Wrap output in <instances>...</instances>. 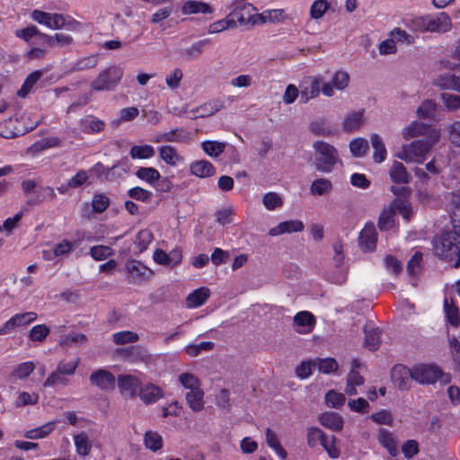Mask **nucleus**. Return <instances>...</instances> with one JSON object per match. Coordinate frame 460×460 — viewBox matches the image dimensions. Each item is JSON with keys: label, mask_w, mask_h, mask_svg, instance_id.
Here are the masks:
<instances>
[{"label": "nucleus", "mask_w": 460, "mask_h": 460, "mask_svg": "<svg viewBox=\"0 0 460 460\" xmlns=\"http://www.w3.org/2000/svg\"><path fill=\"white\" fill-rule=\"evenodd\" d=\"M190 172L199 178H208L216 173V168L209 161L197 160L190 164Z\"/></svg>", "instance_id": "cd10ccee"}, {"label": "nucleus", "mask_w": 460, "mask_h": 460, "mask_svg": "<svg viewBox=\"0 0 460 460\" xmlns=\"http://www.w3.org/2000/svg\"><path fill=\"white\" fill-rule=\"evenodd\" d=\"M416 22L428 31L447 32L452 28L451 19L446 13H441L434 19L419 18Z\"/></svg>", "instance_id": "ddd939ff"}, {"label": "nucleus", "mask_w": 460, "mask_h": 460, "mask_svg": "<svg viewBox=\"0 0 460 460\" xmlns=\"http://www.w3.org/2000/svg\"><path fill=\"white\" fill-rule=\"evenodd\" d=\"M139 396L143 401L152 402L162 399L164 392L159 386L153 384H147L141 387Z\"/></svg>", "instance_id": "c9c22d12"}, {"label": "nucleus", "mask_w": 460, "mask_h": 460, "mask_svg": "<svg viewBox=\"0 0 460 460\" xmlns=\"http://www.w3.org/2000/svg\"><path fill=\"white\" fill-rule=\"evenodd\" d=\"M376 230L374 225H366L359 235V246L364 252H372L376 249Z\"/></svg>", "instance_id": "393cba45"}, {"label": "nucleus", "mask_w": 460, "mask_h": 460, "mask_svg": "<svg viewBox=\"0 0 460 460\" xmlns=\"http://www.w3.org/2000/svg\"><path fill=\"white\" fill-rule=\"evenodd\" d=\"M315 325V318L308 311H300L293 320L294 330L300 334H308L313 332Z\"/></svg>", "instance_id": "a211bd4d"}, {"label": "nucleus", "mask_w": 460, "mask_h": 460, "mask_svg": "<svg viewBox=\"0 0 460 460\" xmlns=\"http://www.w3.org/2000/svg\"><path fill=\"white\" fill-rule=\"evenodd\" d=\"M327 438L325 434L316 427H311L307 429V444L310 447H315L317 445H321Z\"/></svg>", "instance_id": "4d7b16f0"}, {"label": "nucleus", "mask_w": 460, "mask_h": 460, "mask_svg": "<svg viewBox=\"0 0 460 460\" xmlns=\"http://www.w3.org/2000/svg\"><path fill=\"white\" fill-rule=\"evenodd\" d=\"M210 296L208 288H200L188 295L186 305L189 308H197L202 305Z\"/></svg>", "instance_id": "2f4dec72"}, {"label": "nucleus", "mask_w": 460, "mask_h": 460, "mask_svg": "<svg viewBox=\"0 0 460 460\" xmlns=\"http://www.w3.org/2000/svg\"><path fill=\"white\" fill-rule=\"evenodd\" d=\"M349 75L343 70L335 71L330 82H324L322 87V93L326 97H332L337 91H344L349 84Z\"/></svg>", "instance_id": "6e6552de"}, {"label": "nucleus", "mask_w": 460, "mask_h": 460, "mask_svg": "<svg viewBox=\"0 0 460 460\" xmlns=\"http://www.w3.org/2000/svg\"><path fill=\"white\" fill-rule=\"evenodd\" d=\"M165 133L167 143H189L191 139L190 132L182 128H174Z\"/></svg>", "instance_id": "a19ab883"}, {"label": "nucleus", "mask_w": 460, "mask_h": 460, "mask_svg": "<svg viewBox=\"0 0 460 460\" xmlns=\"http://www.w3.org/2000/svg\"><path fill=\"white\" fill-rule=\"evenodd\" d=\"M155 154V148L147 144L133 146L129 151V155L132 159H149Z\"/></svg>", "instance_id": "37998d69"}, {"label": "nucleus", "mask_w": 460, "mask_h": 460, "mask_svg": "<svg viewBox=\"0 0 460 460\" xmlns=\"http://www.w3.org/2000/svg\"><path fill=\"white\" fill-rule=\"evenodd\" d=\"M447 136L451 144L460 146V121L449 123L445 128Z\"/></svg>", "instance_id": "bf43d9fd"}, {"label": "nucleus", "mask_w": 460, "mask_h": 460, "mask_svg": "<svg viewBox=\"0 0 460 460\" xmlns=\"http://www.w3.org/2000/svg\"><path fill=\"white\" fill-rule=\"evenodd\" d=\"M370 143L373 148V159L375 163H383L387 157V150L382 137L376 133L372 134L370 136Z\"/></svg>", "instance_id": "c756f323"}, {"label": "nucleus", "mask_w": 460, "mask_h": 460, "mask_svg": "<svg viewBox=\"0 0 460 460\" xmlns=\"http://www.w3.org/2000/svg\"><path fill=\"white\" fill-rule=\"evenodd\" d=\"M315 367L323 374H332L338 370V362L332 358H314Z\"/></svg>", "instance_id": "09e8293b"}, {"label": "nucleus", "mask_w": 460, "mask_h": 460, "mask_svg": "<svg viewBox=\"0 0 460 460\" xmlns=\"http://www.w3.org/2000/svg\"><path fill=\"white\" fill-rule=\"evenodd\" d=\"M395 214L396 213L391 204L385 208L379 217V228L385 231L392 229L395 224Z\"/></svg>", "instance_id": "4c0bfd02"}, {"label": "nucleus", "mask_w": 460, "mask_h": 460, "mask_svg": "<svg viewBox=\"0 0 460 460\" xmlns=\"http://www.w3.org/2000/svg\"><path fill=\"white\" fill-rule=\"evenodd\" d=\"M73 439L76 454L83 457L89 456L93 448V441L89 436L84 431H81L75 434Z\"/></svg>", "instance_id": "c85d7f7f"}, {"label": "nucleus", "mask_w": 460, "mask_h": 460, "mask_svg": "<svg viewBox=\"0 0 460 460\" xmlns=\"http://www.w3.org/2000/svg\"><path fill=\"white\" fill-rule=\"evenodd\" d=\"M86 336L83 333L79 332H70L68 334L63 335L59 338V344L61 346H71L73 343H80L83 344L86 342Z\"/></svg>", "instance_id": "338daca9"}, {"label": "nucleus", "mask_w": 460, "mask_h": 460, "mask_svg": "<svg viewBox=\"0 0 460 460\" xmlns=\"http://www.w3.org/2000/svg\"><path fill=\"white\" fill-rule=\"evenodd\" d=\"M80 364V358L62 359L58 362L57 368L66 376H73Z\"/></svg>", "instance_id": "13d9d810"}, {"label": "nucleus", "mask_w": 460, "mask_h": 460, "mask_svg": "<svg viewBox=\"0 0 460 460\" xmlns=\"http://www.w3.org/2000/svg\"><path fill=\"white\" fill-rule=\"evenodd\" d=\"M117 383L121 394L128 399H134L137 390L140 385V380L137 376L126 374L119 375Z\"/></svg>", "instance_id": "f3484780"}, {"label": "nucleus", "mask_w": 460, "mask_h": 460, "mask_svg": "<svg viewBox=\"0 0 460 460\" xmlns=\"http://www.w3.org/2000/svg\"><path fill=\"white\" fill-rule=\"evenodd\" d=\"M160 174L159 171L154 167H140L136 172V176L138 179L152 186L155 184L156 180L160 179Z\"/></svg>", "instance_id": "de8ad7c7"}, {"label": "nucleus", "mask_w": 460, "mask_h": 460, "mask_svg": "<svg viewBox=\"0 0 460 460\" xmlns=\"http://www.w3.org/2000/svg\"><path fill=\"white\" fill-rule=\"evenodd\" d=\"M444 313L447 321L452 326L458 327L460 325L459 310L454 300L450 297H445L444 299Z\"/></svg>", "instance_id": "473e14b6"}, {"label": "nucleus", "mask_w": 460, "mask_h": 460, "mask_svg": "<svg viewBox=\"0 0 460 460\" xmlns=\"http://www.w3.org/2000/svg\"><path fill=\"white\" fill-rule=\"evenodd\" d=\"M181 12L183 15L198 14V13H212V7L204 2L196 0H187L182 2Z\"/></svg>", "instance_id": "bb28decb"}, {"label": "nucleus", "mask_w": 460, "mask_h": 460, "mask_svg": "<svg viewBox=\"0 0 460 460\" xmlns=\"http://www.w3.org/2000/svg\"><path fill=\"white\" fill-rule=\"evenodd\" d=\"M315 361L313 360H305L302 361L296 367V376L300 379H306L308 378L312 374L313 371L315 369Z\"/></svg>", "instance_id": "680f3d73"}, {"label": "nucleus", "mask_w": 460, "mask_h": 460, "mask_svg": "<svg viewBox=\"0 0 460 460\" xmlns=\"http://www.w3.org/2000/svg\"><path fill=\"white\" fill-rule=\"evenodd\" d=\"M391 377L394 385L406 389L413 380V367L408 368L403 365H397L392 369Z\"/></svg>", "instance_id": "aec40b11"}, {"label": "nucleus", "mask_w": 460, "mask_h": 460, "mask_svg": "<svg viewBox=\"0 0 460 460\" xmlns=\"http://www.w3.org/2000/svg\"><path fill=\"white\" fill-rule=\"evenodd\" d=\"M329 8L326 0H315L310 7V16L312 19L317 20L322 18Z\"/></svg>", "instance_id": "69168bd1"}, {"label": "nucleus", "mask_w": 460, "mask_h": 460, "mask_svg": "<svg viewBox=\"0 0 460 460\" xmlns=\"http://www.w3.org/2000/svg\"><path fill=\"white\" fill-rule=\"evenodd\" d=\"M437 105L432 100H425L416 111L417 117L420 119H431L436 112Z\"/></svg>", "instance_id": "6e6d98bb"}, {"label": "nucleus", "mask_w": 460, "mask_h": 460, "mask_svg": "<svg viewBox=\"0 0 460 460\" xmlns=\"http://www.w3.org/2000/svg\"><path fill=\"white\" fill-rule=\"evenodd\" d=\"M313 148L315 153L314 167L316 171L330 173L337 164L341 163L337 149L331 144L317 140L313 143Z\"/></svg>", "instance_id": "7ed1b4c3"}, {"label": "nucleus", "mask_w": 460, "mask_h": 460, "mask_svg": "<svg viewBox=\"0 0 460 460\" xmlns=\"http://www.w3.org/2000/svg\"><path fill=\"white\" fill-rule=\"evenodd\" d=\"M349 150L353 156L362 157L368 150V142L362 137L355 138L349 143Z\"/></svg>", "instance_id": "5fc2aeb1"}, {"label": "nucleus", "mask_w": 460, "mask_h": 460, "mask_svg": "<svg viewBox=\"0 0 460 460\" xmlns=\"http://www.w3.org/2000/svg\"><path fill=\"white\" fill-rule=\"evenodd\" d=\"M42 76L41 71H34L31 73L25 81L23 82L21 89L18 91V95L21 97H25L28 95V93L32 90L35 84L40 80V78Z\"/></svg>", "instance_id": "603ef678"}, {"label": "nucleus", "mask_w": 460, "mask_h": 460, "mask_svg": "<svg viewBox=\"0 0 460 460\" xmlns=\"http://www.w3.org/2000/svg\"><path fill=\"white\" fill-rule=\"evenodd\" d=\"M80 123L82 130L87 134L102 132L104 129L105 126L103 120L93 115L85 116L81 119Z\"/></svg>", "instance_id": "72a5a7b5"}, {"label": "nucleus", "mask_w": 460, "mask_h": 460, "mask_svg": "<svg viewBox=\"0 0 460 460\" xmlns=\"http://www.w3.org/2000/svg\"><path fill=\"white\" fill-rule=\"evenodd\" d=\"M179 382L190 391L186 394L187 402H199L203 398V392L199 388V381L193 374L183 373L179 376Z\"/></svg>", "instance_id": "1a4fd4ad"}, {"label": "nucleus", "mask_w": 460, "mask_h": 460, "mask_svg": "<svg viewBox=\"0 0 460 460\" xmlns=\"http://www.w3.org/2000/svg\"><path fill=\"white\" fill-rule=\"evenodd\" d=\"M126 270L134 282L149 279L154 272L138 261H129L125 265Z\"/></svg>", "instance_id": "6ab92c4d"}, {"label": "nucleus", "mask_w": 460, "mask_h": 460, "mask_svg": "<svg viewBox=\"0 0 460 460\" xmlns=\"http://www.w3.org/2000/svg\"><path fill=\"white\" fill-rule=\"evenodd\" d=\"M305 229L304 223L299 219H291L280 222L269 230L270 236H279L285 234L300 233Z\"/></svg>", "instance_id": "5701e85b"}, {"label": "nucleus", "mask_w": 460, "mask_h": 460, "mask_svg": "<svg viewBox=\"0 0 460 460\" xmlns=\"http://www.w3.org/2000/svg\"><path fill=\"white\" fill-rule=\"evenodd\" d=\"M323 84H324V80L319 75L305 78L300 84V101L306 103L311 99L317 97L322 92Z\"/></svg>", "instance_id": "0eeeda50"}, {"label": "nucleus", "mask_w": 460, "mask_h": 460, "mask_svg": "<svg viewBox=\"0 0 460 460\" xmlns=\"http://www.w3.org/2000/svg\"><path fill=\"white\" fill-rule=\"evenodd\" d=\"M224 101L217 98L202 103L201 105L185 111L187 118L195 119L209 117L224 108Z\"/></svg>", "instance_id": "9d476101"}, {"label": "nucleus", "mask_w": 460, "mask_h": 460, "mask_svg": "<svg viewBox=\"0 0 460 460\" xmlns=\"http://www.w3.org/2000/svg\"><path fill=\"white\" fill-rule=\"evenodd\" d=\"M257 9L249 3H243L237 4L233 11L228 14L229 18L231 16H236L237 20L236 26H251L254 27L252 22H250V19L257 14Z\"/></svg>", "instance_id": "2eb2a0df"}, {"label": "nucleus", "mask_w": 460, "mask_h": 460, "mask_svg": "<svg viewBox=\"0 0 460 460\" xmlns=\"http://www.w3.org/2000/svg\"><path fill=\"white\" fill-rule=\"evenodd\" d=\"M389 177L394 183L407 184L411 181V176L402 163L394 160L389 168Z\"/></svg>", "instance_id": "b1692460"}, {"label": "nucleus", "mask_w": 460, "mask_h": 460, "mask_svg": "<svg viewBox=\"0 0 460 460\" xmlns=\"http://www.w3.org/2000/svg\"><path fill=\"white\" fill-rule=\"evenodd\" d=\"M157 151L159 158L168 166L177 167L185 163L184 156L172 146H161L157 148Z\"/></svg>", "instance_id": "dca6fc26"}, {"label": "nucleus", "mask_w": 460, "mask_h": 460, "mask_svg": "<svg viewBox=\"0 0 460 460\" xmlns=\"http://www.w3.org/2000/svg\"><path fill=\"white\" fill-rule=\"evenodd\" d=\"M378 439L380 444L387 449L389 454L393 456H396L398 449H397V444L392 435L389 431L381 429H379V436Z\"/></svg>", "instance_id": "a18cd8bd"}, {"label": "nucleus", "mask_w": 460, "mask_h": 460, "mask_svg": "<svg viewBox=\"0 0 460 460\" xmlns=\"http://www.w3.org/2000/svg\"><path fill=\"white\" fill-rule=\"evenodd\" d=\"M56 421L48 422L40 427L31 429L24 433V437L29 439H40L49 435L55 429Z\"/></svg>", "instance_id": "ea45409f"}, {"label": "nucleus", "mask_w": 460, "mask_h": 460, "mask_svg": "<svg viewBox=\"0 0 460 460\" xmlns=\"http://www.w3.org/2000/svg\"><path fill=\"white\" fill-rule=\"evenodd\" d=\"M35 369V365L32 361H26L17 365L12 372V376L16 379L27 378Z\"/></svg>", "instance_id": "864d4df0"}, {"label": "nucleus", "mask_w": 460, "mask_h": 460, "mask_svg": "<svg viewBox=\"0 0 460 460\" xmlns=\"http://www.w3.org/2000/svg\"><path fill=\"white\" fill-rule=\"evenodd\" d=\"M363 124V112L354 111L349 113L342 123L345 131H354Z\"/></svg>", "instance_id": "c03bdc74"}, {"label": "nucleus", "mask_w": 460, "mask_h": 460, "mask_svg": "<svg viewBox=\"0 0 460 460\" xmlns=\"http://www.w3.org/2000/svg\"><path fill=\"white\" fill-rule=\"evenodd\" d=\"M266 442L267 445L274 450L276 455L281 459L286 460L288 454L279 443L277 434L270 429L266 430Z\"/></svg>", "instance_id": "58836bf2"}, {"label": "nucleus", "mask_w": 460, "mask_h": 460, "mask_svg": "<svg viewBox=\"0 0 460 460\" xmlns=\"http://www.w3.org/2000/svg\"><path fill=\"white\" fill-rule=\"evenodd\" d=\"M17 119L10 118L0 123V136L4 138H13L23 134V130L17 128Z\"/></svg>", "instance_id": "f704fd0d"}, {"label": "nucleus", "mask_w": 460, "mask_h": 460, "mask_svg": "<svg viewBox=\"0 0 460 460\" xmlns=\"http://www.w3.org/2000/svg\"><path fill=\"white\" fill-rule=\"evenodd\" d=\"M440 130H430L429 137L402 145L394 154L397 159L407 164H422L435 144L439 141Z\"/></svg>", "instance_id": "f03ea898"}, {"label": "nucleus", "mask_w": 460, "mask_h": 460, "mask_svg": "<svg viewBox=\"0 0 460 460\" xmlns=\"http://www.w3.org/2000/svg\"><path fill=\"white\" fill-rule=\"evenodd\" d=\"M123 68L117 65L106 66L91 83V92L113 91L123 77Z\"/></svg>", "instance_id": "20e7f679"}, {"label": "nucleus", "mask_w": 460, "mask_h": 460, "mask_svg": "<svg viewBox=\"0 0 460 460\" xmlns=\"http://www.w3.org/2000/svg\"><path fill=\"white\" fill-rule=\"evenodd\" d=\"M226 146V142L217 140H205L200 144L202 151L213 159H217L220 155H222L225 152Z\"/></svg>", "instance_id": "7c9ffc66"}, {"label": "nucleus", "mask_w": 460, "mask_h": 460, "mask_svg": "<svg viewBox=\"0 0 460 460\" xmlns=\"http://www.w3.org/2000/svg\"><path fill=\"white\" fill-rule=\"evenodd\" d=\"M430 130H438L420 121H411L409 125L402 129V137L405 140L414 138L420 136L429 137Z\"/></svg>", "instance_id": "4be33fe9"}, {"label": "nucleus", "mask_w": 460, "mask_h": 460, "mask_svg": "<svg viewBox=\"0 0 460 460\" xmlns=\"http://www.w3.org/2000/svg\"><path fill=\"white\" fill-rule=\"evenodd\" d=\"M31 16L34 22L50 30H59L66 25L65 17L59 13H50L40 10H34Z\"/></svg>", "instance_id": "f8f14e48"}, {"label": "nucleus", "mask_w": 460, "mask_h": 460, "mask_svg": "<svg viewBox=\"0 0 460 460\" xmlns=\"http://www.w3.org/2000/svg\"><path fill=\"white\" fill-rule=\"evenodd\" d=\"M91 256L95 261H103L113 254V250L106 245H95L90 250Z\"/></svg>", "instance_id": "774afa93"}, {"label": "nucleus", "mask_w": 460, "mask_h": 460, "mask_svg": "<svg viewBox=\"0 0 460 460\" xmlns=\"http://www.w3.org/2000/svg\"><path fill=\"white\" fill-rule=\"evenodd\" d=\"M89 380L91 385L105 391L114 389L116 385L114 375L103 368L94 370L90 375Z\"/></svg>", "instance_id": "4468645a"}, {"label": "nucleus", "mask_w": 460, "mask_h": 460, "mask_svg": "<svg viewBox=\"0 0 460 460\" xmlns=\"http://www.w3.org/2000/svg\"><path fill=\"white\" fill-rule=\"evenodd\" d=\"M451 213L452 231L446 232L433 241V249L437 256L454 261L455 268L460 266V192L448 195Z\"/></svg>", "instance_id": "f257e3e1"}, {"label": "nucleus", "mask_w": 460, "mask_h": 460, "mask_svg": "<svg viewBox=\"0 0 460 460\" xmlns=\"http://www.w3.org/2000/svg\"><path fill=\"white\" fill-rule=\"evenodd\" d=\"M390 190L397 196L391 202L395 213L398 212L406 222H409L415 215V210L408 199L410 190L404 187L392 186Z\"/></svg>", "instance_id": "423d86ee"}, {"label": "nucleus", "mask_w": 460, "mask_h": 460, "mask_svg": "<svg viewBox=\"0 0 460 460\" xmlns=\"http://www.w3.org/2000/svg\"><path fill=\"white\" fill-rule=\"evenodd\" d=\"M153 241V234L148 229H143L138 232L135 244L138 248L139 252H144L147 249L148 245Z\"/></svg>", "instance_id": "e2e57ef3"}, {"label": "nucleus", "mask_w": 460, "mask_h": 460, "mask_svg": "<svg viewBox=\"0 0 460 460\" xmlns=\"http://www.w3.org/2000/svg\"><path fill=\"white\" fill-rule=\"evenodd\" d=\"M235 27L236 22L234 21V19L229 18V16H227L225 19L218 20L209 24L208 32L209 34H215Z\"/></svg>", "instance_id": "3c124183"}, {"label": "nucleus", "mask_w": 460, "mask_h": 460, "mask_svg": "<svg viewBox=\"0 0 460 460\" xmlns=\"http://www.w3.org/2000/svg\"><path fill=\"white\" fill-rule=\"evenodd\" d=\"M413 380L420 385H433L437 381L447 384L450 376L434 364H418L413 367Z\"/></svg>", "instance_id": "39448f33"}, {"label": "nucleus", "mask_w": 460, "mask_h": 460, "mask_svg": "<svg viewBox=\"0 0 460 460\" xmlns=\"http://www.w3.org/2000/svg\"><path fill=\"white\" fill-rule=\"evenodd\" d=\"M320 423L332 429L341 430L343 427V420L341 417L335 412H324L319 416Z\"/></svg>", "instance_id": "e433bc0d"}, {"label": "nucleus", "mask_w": 460, "mask_h": 460, "mask_svg": "<svg viewBox=\"0 0 460 460\" xmlns=\"http://www.w3.org/2000/svg\"><path fill=\"white\" fill-rule=\"evenodd\" d=\"M139 114L137 107H128L120 110L119 117L118 119L113 120L112 124L115 126L119 125L121 122H128L136 119Z\"/></svg>", "instance_id": "0e129e2a"}, {"label": "nucleus", "mask_w": 460, "mask_h": 460, "mask_svg": "<svg viewBox=\"0 0 460 460\" xmlns=\"http://www.w3.org/2000/svg\"><path fill=\"white\" fill-rule=\"evenodd\" d=\"M333 190V184L328 178L318 177L312 181L309 186L310 194L314 197L330 195Z\"/></svg>", "instance_id": "a878e982"}, {"label": "nucleus", "mask_w": 460, "mask_h": 460, "mask_svg": "<svg viewBox=\"0 0 460 460\" xmlns=\"http://www.w3.org/2000/svg\"><path fill=\"white\" fill-rule=\"evenodd\" d=\"M289 19L287 9H267L262 13H257L255 16L250 19L252 25H262L265 23L282 22Z\"/></svg>", "instance_id": "9b49d317"}, {"label": "nucleus", "mask_w": 460, "mask_h": 460, "mask_svg": "<svg viewBox=\"0 0 460 460\" xmlns=\"http://www.w3.org/2000/svg\"><path fill=\"white\" fill-rule=\"evenodd\" d=\"M112 340L118 345L133 343L138 341V335L131 331H122L113 333Z\"/></svg>", "instance_id": "052dcab7"}, {"label": "nucleus", "mask_w": 460, "mask_h": 460, "mask_svg": "<svg viewBox=\"0 0 460 460\" xmlns=\"http://www.w3.org/2000/svg\"><path fill=\"white\" fill-rule=\"evenodd\" d=\"M144 445L149 450L156 452L163 447V438L156 431H146L144 435Z\"/></svg>", "instance_id": "79ce46f5"}, {"label": "nucleus", "mask_w": 460, "mask_h": 460, "mask_svg": "<svg viewBox=\"0 0 460 460\" xmlns=\"http://www.w3.org/2000/svg\"><path fill=\"white\" fill-rule=\"evenodd\" d=\"M262 204L268 210H275L280 208L283 204V197L274 191H269L262 196Z\"/></svg>", "instance_id": "49530a36"}, {"label": "nucleus", "mask_w": 460, "mask_h": 460, "mask_svg": "<svg viewBox=\"0 0 460 460\" xmlns=\"http://www.w3.org/2000/svg\"><path fill=\"white\" fill-rule=\"evenodd\" d=\"M362 367L358 359H352L350 362V371L347 376V385L345 392L349 395L356 394V386L364 384V377L358 369Z\"/></svg>", "instance_id": "412c9836"}, {"label": "nucleus", "mask_w": 460, "mask_h": 460, "mask_svg": "<svg viewBox=\"0 0 460 460\" xmlns=\"http://www.w3.org/2000/svg\"><path fill=\"white\" fill-rule=\"evenodd\" d=\"M365 345L371 350L377 349L380 342V331L370 325L365 326Z\"/></svg>", "instance_id": "8fccbe9b"}]
</instances>
